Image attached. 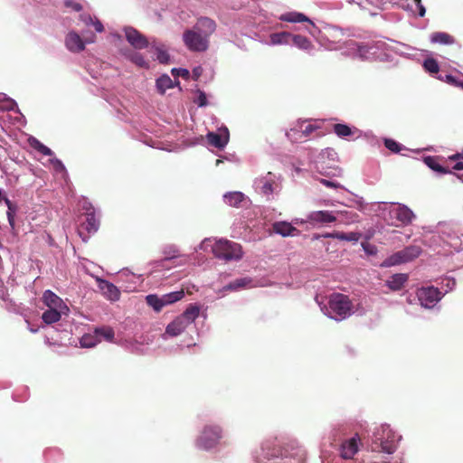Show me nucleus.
Returning <instances> with one entry per match:
<instances>
[{
	"mask_svg": "<svg viewBox=\"0 0 463 463\" xmlns=\"http://www.w3.org/2000/svg\"><path fill=\"white\" fill-rule=\"evenodd\" d=\"M199 307L191 304L179 317L183 318V321L188 326L196 319V317L199 316Z\"/></svg>",
	"mask_w": 463,
	"mask_h": 463,
	"instance_id": "obj_24",
	"label": "nucleus"
},
{
	"mask_svg": "<svg viewBox=\"0 0 463 463\" xmlns=\"http://www.w3.org/2000/svg\"><path fill=\"white\" fill-rule=\"evenodd\" d=\"M92 24L98 33H102L104 31V26L100 21H99V20H96L94 22L92 21Z\"/></svg>",
	"mask_w": 463,
	"mask_h": 463,
	"instance_id": "obj_54",
	"label": "nucleus"
},
{
	"mask_svg": "<svg viewBox=\"0 0 463 463\" xmlns=\"http://www.w3.org/2000/svg\"><path fill=\"white\" fill-rule=\"evenodd\" d=\"M245 200L246 197L241 192H229L224 194L225 203L232 207H240Z\"/></svg>",
	"mask_w": 463,
	"mask_h": 463,
	"instance_id": "obj_20",
	"label": "nucleus"
},
{
	"mask_svg": "<svg viewBox=\"0 0 463 463\" xmlns=\"http://www.w3.org/2000/svg\"><path fill=\"white\" fill-rule=\"evenodd\" d=\"M290 43L305 51L311 50L313 47L312 43L307 37L300 34H291Z\"/></svg>",
	"mask_w": 463,
	"mask_h": 463,
	"instance_id": "obj_25",
	"label": "nucleus"
},
{
	"mask_svg": "<svg viewBox=\"0 0 463 463\" xmlns=\"http://www.w3.org/2000/svg\"><path fill=\"white\" fill-rule=\"evenodd\" d=\"M291 33L288 32H280L270 34L271 44H289Z\"/></svg>",
	"mask_w": 463,
	"mask_h": 463,
	"instance_id": "obj_30",
	"label": "nucleus"
},
{
	"mask_svg": "<svg viewBox=\"0 0 463 463\" xmlns=\"http://www.w3.org/2000/svg\"><path fill=\"white\" fill-rule=\"evenodd\" d=\"M176 257H177V255L175 254V250H174L173 255H171V256H166L164 260H161V262H162V263H164L165 261L171 260H173V259H175V258H176Z\"/></svg>",
	"mask_w": 463,
	"mask_h": 463,
	"instance_id": "obj_58",
	"label": "nucleus"
},
{
	"mask_svg": "<svg viewBox=\"0 0 463 463\" xmlns=\"http://www.w3.org/2000/svg\"><path fill=\"white\" fill-rule=\"evenodd\" d=\"M99 286L103 295L106 296L109 300L116 301L119 298L120 292L112 283L107 280H100Z\"/></svg>",
	"mask_w": 463,
	"mask_h": 463,
	"instance_id": "obj_17",
	"label": "nucleus"
},
{
	"mask_svg": "<svg viewBox=\"0 0 463 463\" xmlns=\"http://www.w3.org/2000/svg\"><path fill=\"white\" fill-rule=\"evenodd\" d=\"M328 310L331 318L341 321L354 313V304L347 295L333 293L328 298Z\"/></svg>",
	"mask_w": 463,
	"mask_h": 463,
	"instance_id": "obj_1",
	"label": "nucleus"
},
{
	"mask_svg": "<svg viewBox=\"0 0 463 463\" xmlns=\"http://www.w3.org/2000/svg\"><path fill=\"white\" fill-rule=\"evenodd\" d=\"M359 440L358 435H355L343 441L340 445L341 457L345 459L353 458L359 449Z\"/></svg>",
	"mask_w": 463,
	"mask_h": 463,
	"instance_id": "obj_10",
	"label": "nucleus"
},
{
	"mask_svg": "<svg viewBox=\"0 0 463 463\" xmlns=\"http://www.w3.org/2000/svg\"><path fill=\"white\" fill-rule=\"evenodd\" d=\"M61 313L57 310V308L49 307L48 310L44 311L42 318L46 324H52L58 322L61 319Z\"/></svg>",
	"mask_w": 463,
	"mask_h": 463,
	"instance_id": "obj_33",
	"label": "nucleus"
},
{
	"mask_svg": "<svg viewBox=\"0 0 463 463\" xmlns=\"http://www.w3.org/2000/svg\"><path fill=\"white\" fill-rule=\"evenodd\" d=\"M325 238H336L341 241H358L362 237V234L359 232H333L326 233L324 235Z\"/></svg>",
	"mask_w": 463,
	"mask_h": 463,
	"instance_id": "obj_22",
	"label": "nucleus"
},
{
	"mask_svg": "<svg viewBox=\"0 0 463 463\" xmlns=\"http://www.w3.org/2000/svg\"><path fill=\"white\" fill-rule=\"evenodd\" d=\"M439 161V157H436V156H427L424 158V163L430 169H432L436 172H439L440 174L449 173V171L446 167L442 166Z\"/></svg>",
	"mask_w": 463,
	"mask_h": 463,
	"instance_id": "obj_31",
	"label": "nucleus"
},
{
	"mask_svg": "<svg viewBox=\"0 0 463 463\" xmlns=\"http://www.w3.org/2000/svg\"><path fill=\"white\" fill-rule=\"evenodd\" d=\"M334 132L339 137H345L353 134L352 129L349 126L340 123L334 125Z\"/></svg>",
	"mask_w": 463,
	"mask_h": 463,
	"instance_id": "obj_37",
	"label": "nucleus"
},
{
	"mask_svg": "<svg viewBox=\"0 0 463 463\" xmlns=\"http://www.w3.org/2000/svg\"><path fill=\"white\" fill-rule=\"evenodd\" d=\"M319 128H320V126H318L317 124H311L309 122V120H307V123L305 124V127L303 128V132L301 134V139L304 137H309L314 131H316Z\"/></svg>",
	"mask_w": 463,
	"mask_h": 463,
	"instance_id": "obj_43",
	"label": "nucleus"
},
{
	"mask_svg": "<svg viewBox=\"0 0 463 463\" xmlns=\"http://www.w3.org/2000/svg\"><path fill=\"white\" fill-rule=\"evenodd\" d=\"M394 218L402 224L407 225L411 222L414 218L413 212L405 205L399 204L391 212Z\"/></svg>",
	"mask_w": 463,
	"mask_h": 463,
	"instance_id": "obj_14",
	"label": "nucleus"
},
{
	"mask_svg": "<svg viewBox=\"0 0 463 463\" xmlns=\"http://www.w3.org/2000/svg\"><path fill=\"white\" fill-rule=\"evenodd\" d=\"M80 19L86 24H89L90 23L92 24V18L90 14H81Z\"/></svg>",
	"mask_w": 463,
	"mask_h": 463,
	"instance_id": "obj_55",
	"label": "nucleus"
},
{
	"mask_svg": "<svg viewBox=\"0 0 463 463\" xmlns=\"http://www.w3.org/2000/svg\"><path fill=\"white\" fill-rule=\"evenodd\" d=\"M279 20L288 23H304L307 22L308 25L306 27L307 31L311 35H316L318 32L317 25L304 14L298 12H288L279 16Z\"/></svg>",
	"mask_w": 463,
	"mask_h": 463,
	"instance_id": "obj_6",
	"label": "nucleus"
},
{
	"mask_svg": "<svg viewBox=\"0 0 463 463\" xmlns=\"http://www.w3.org/2000/svg\"><path fill=\"white\" fill-rule=\"evenodd\" d=\"M2 196H3V192H2V190L0 189V200L2 199Z\"/></svg>",
	"mask_w": 463,
	"mask_h": 463,
	"instance_id": "obj_61",
	"label": "nucleus"
},
{
	"mask_svg": "<svg viewBox=\"0 0 463 463\" xmlns=\"http://www.w3.org/2000/svg\"><path fill=\"white\" fill-rule=\"evenodd\" d=\"M64 5L66 7L71 8L76 12L82 10V5L80 3L73 2L72 0H65Z\"/></svg>",
	"mask_w": 463,
	"mask_h": 463,
	"instance_id": "obj_50",
	"label": "nucleus"
},
{
	"mask_svg": "<svg viewBox=\"0 0 463 463\" xmlns=\"http://www.w3.org/2000/svg\"><path fill=\"white\" fill-rule=\"evenodd\" d=\"M222 430L217 425H207L197 439V446L203 449L214 448L222 437Z\"/></svg>",
	"mask_w": 463,
	"mask_h": 463,
	"instance_id": "obj_4",
	"label": "nucleus"
},
{
	"mask_svg": "<svg viewBox=\"0 0 463 463\" xmlns=\"http://www.w3.org/2000/svg\"><path fill=\"white\" fill-rule=\"evenodd\" d=\"M370 2L380 8H383L385 5L391 2V0H370Z\"/></svg>",
	"mask_w": 463,
	"mask_h": 463,
	"instance_id": "obj_53",
	"label": "nucleus"
},
{
	"mask_svg": "<svg viewBox=\"0 0 463 463\" xmlns=\"http://www.w3.org/2000/svg\"><path fill=\"white\" fill-rule=\"evenodd\" d=\"M306 123H307V119H298L297 122H295L293 127L286 133L287 137L292 142L300 140L301 134Z\"/></svg>",
	"mask_w": 463,
	"mask_h": 463,
	"instance_id": "obj_18",
	"label": "nucleus"
},
{
	"mask_svg": "<svg viewBox=\"0 0 463 463\" xmlns=\"http://www.w3.org/2000/svg\"><path fill=\"white\" fill-rule=\"evenodd\" d=\"M197 94H198V97L197 99L194 100V102L199 106V107H204L207 105V97H206V94L198 90H197Z\"/></svg>",
	"mask_w": 463,
	"mask_h": 463,
	"instance_id": "obj_48",
	"label": "nucleus"
},
{
	"mask_svg": "<svg viewBox=\"0 0 463 463\" xmlns=\"http://www.w3.org/2000/svg\"><path fill=\"white\" fill-rule=\"evenodd\" d=\"M407 279L408 276L406 274H394L387 281V285L392 290H400L402 288Z\"/></svg>",
	"mask_w": 463,
	"mask_h": 463,
	"instance_id": "obj_21",
	"label": "nucleus"
},
{
	"mask_svg": "<svg viewBox=\"0 0 463 463\" xmlns=\"http://www.w3.org/2000/svg\"><path fill=\"white\" fill-rule=\"evenodd\" d=\"M430 40L432 43L440 44H453L455 43L453 36L443 32H437L432 33Z\"/></svg>",
	"mask_w": 463,
	"mask_h": 463,
	"instance_id": "obj_28",
	"label": "nucleus"
},
{
	"mask_svg": "<svg viewBox=\"0 0 463 463\" xmlns=\"http://www.w3.org/2000/svg\"><path fill=\"white\" fill-rule=\"evenodd\" d=\"M213 255L225 261L240 260L242 258V248L239 243L228 240L217 241L212 249Z\"/></svg>",
	"mask_w": 463,
	"mask_h": 463,
	"instance_id": "obj_2",
	"label": "nucleus"
},
{
	"mask_svg": "<svg viewBox=\"0 0 463 463\" xmlns=\"http://www.w3.org/2000/svg\"><path fill=\"white\" fill-rule=\"evenodd\" d=\"M453 169L458 171L463 170V162L456 163L455 165L453 166Z\"/></svg>",
	"mask_w": 463,
	"mask_h": 463,
	"instance_id": "obj_59",
	"label": "nucleus"
},
{
	"mask_svg": "<svg viewBox=\"0 0 463 463\" xmlns=\"http://www.w3.org/2000/svg\"><path fill=\"white\" fill-rule=\"evenodd\" d=\"M385 146L392 152L398 153L402 150V146L393 139H385Z\"/></svg>",
	"mask_w": 463,
	"mask_h": 463,
	"instance_id": "obj_44",
	"label": "nucleus"
},
{
	"mask_svg": "<svg viewBox=\"0 0 463 463\" xmlns=\"http://www.w3.org/2000/svg\"><path fill=\"white\" fill-rule=\"evenodd\" d=\"M97 331V336H99V342L102 340L112 342L114 339V330L109 326H101L95 328Z\"/></svg>",
	"mask_w": 463,
	"mask_h": 463,
	"instance_id": "obj_32",
	"label": "nucleus"
},
{
	"mask_svg": "<svg viewBox=\"0 0 463 463\" xmlns=\"http://www.w3.org/2000/svg\"><path fill=\"white\" fill-rule=\"evenodd\" d=\"M449 158L450 160H453V161L458 160V159H460V158H461V159H463V154L457 153V154H455V155H453V156H449Z\"/></svg>",
	"mask_w": 463,
	"mask_h": 463,
	"instance_id": "obj_57",
	"label": "nucleus"
},
{
	"mask_svg": "<svg viewBox=\"0 0 463 463\" xmlns=\"http://www.w3.org/2000/svg\"><path fill=\"white\" fill-rule=\"evenodd\" d=\"M260 183L261 184L260 189L263 194H269L273 192L274 181L272 179L261 178Z\"/></svg>",
	"mask_w": 463,
	"mask_h": 463,
	"instance_id": "obj_42",
	"label": "nucleus"
},
{
	"mask_svg": "<svg viewBox=\"0 0 463 463\" xmlns=\"http://www.w3.org/2000/svg\"><path fill=\"white\" fill-rule=\"evenodd\" d=\"M424 69L430 73H437L439 71V66L436 60L429 58L424 61Z\"/></svg>",
	"mask_w": 463,
	"mask_h": 463,
	"instance_id": "obj_41",
	"label": "nucleus"
},
{
	"mask_svg": "<svg viewBox=\"0 0 463 463\" xmlns=\"http://www.w3.org/2000/svg\"><path fill=\"white\" fill-rule=\"evenodd\" d=\"M420 253V247L411 245L388 257L386 260H384L382 266L392 267L402 263H406L418 258Z\"/></svg>",
	"mask_w": 463,
	"mask_h": 463,
	"instance_id": "obj_3",
	"label": "nucleus"
},
{
	"mask_svg": "<svg viewBox=\"0 0 463 463\" xmlns=\"http://www.w3.org/2000/svg\"><path fill=\"white\" fill-rule=\"evenodd\" d=\"M208 143L219 149L223 148L229 141V131L225 128L222 132H210L206 136Z\"/></svg>",
	"mask_w": 463,
	"mask_h": 463,
	"instance_id": "obj_12",
	"label": "nucleus"
},
{
	"mask_svg": "<svg viewBox=\"0 0 463 463\" xmlns=\"http://www.w3.org/2000/svg\"><path fill=\"white\" fill-rule=\"evenodd\" d=\"M85 213V221L80 224V228L88 232V233H94L99 227V220L96 217L95 209L90 203H85L83 205Z\"/></svg>",
	"mask_w": 463,
	"mask_h": 463,
	"instance_id": "obj_7",
	"label": "nucleus"
},
{
	"mask_svg": "<svg viewBox=\"0 0 463 463\" xmlns=\"http://www.w3.org/2000/svg\"><path fill=\"white\" fill-rule=\"evenodd\" d=\"M67 49L72 52H80L85 49V43L75 32H70L65 38Z\"/></svg>",
	"mask_w": 463,
	"mask_h": 463,
	"instance_id": "obj_13",
	"label": "nucleus"
},
{
	"mask_svg": "<svg viewBox=\"0 0 463 463\" xmlns=\"http://www.w3.org/2000/svg\"><path fill=\"white\" fill-rule=\"evenodd\" d=\"M187 325L183 321V318L177 317L166 326L165 332L172 336H176L183 333Z\"/></svg>",
	"mask_w": 463,
	"mask_h": 463,
	"instance_id": "obj_19",
	"label": "nucleus"
},
{
	"mask_svg": "<svg viewBox=\"0 0 463 463\" xmlns=\"http://www.w3.org/2000/svg\"><path fill=\"white\" fill-rule=\"evenodd\" d=\"M171 72H172V74H173V76H174L175 78H176V77H179V76H180V77H182V78L188 79V78H189V75H190V73H189V71H188V70H186V69H181V68H180V69L174 68V69H172Z\"/></svg>",
	"mask_w": 463,
	"mask_h": 463,
	"instance_id": "obj_47",
	"label": "nucleus"
},
{
	"mask_svg": "<svg viewBox=\"0 0 463 463\" xmlns=\"http://www.w3.org/2000/svg\"><path fill=\"white\" fill-rule=\"evenodd\" d=\"M193 28H194L196 31L205 35V37L209 39V37L216 30V24L213 19L209 17H200L197 19Z\"/></svg>",
	"mask_w": 463,
	"mask_h": 463,
	"instance_id": "obj_11",
	"label": "nucleus"
},
{
	"mask_svg": "<svg viewBox=\"0 0 463 463\" xmlns=\"http://www.w3.org/2000/svg\"><path fill=\"white\" fill-rule=\"evenodd\" d=\"M320 183L329 188H339L341 184L336 182L329 181L326 179H320Z\"/></svg>",
	"mask_w": 463,
	"mask_h": 463,
	"instance_id": "obj_51",
	"label": "nucleus"
},
{
	"mask_svg": "<svg viewBox=\"0 0 463 463\" xmlns=\"http://www.w3.org/2000/svg\"><path fill=\"white\" fill-rule=\"evenodd\" d=\"M359 52L361 53V56L363 57V52H366L367 50L365 47H359Z\"/></svg>",
	"mask_w": 463,
	"mask_h": 463,
	"instance_id": "obj_60",
	"label": "nucleus"
},
{
	"mask_svg": "<svg viewBox=\"0 0 463 463\" xmlns=\"http://www.w3.org/2000/svg\"><path fill=\"white\" fill-rule=\"evenodd\" d=\"M250 282H251V279H248V278L238 279L231 282L226 287V288H228L230 290H236L238 288H241L245 287L246 285L250 284Z\"/></svg>",
	"mask_w": 463,
	"mask_h": 463,
	"instance_id": "obj_39",
	"label": "nucleus"
},
{
	"mask_svg": "<svg viewBox=\"0 0 463 463\" xmlns=\"http://www.w3.org/2000/svg\"><path fill=\"white\" fill-rule=\"evenodd\" d=\"M153 48L156 50V60L163 64L168 63L170 57L167 53V51L165 50L164 45H156L155 42H153Z\"/></svg>",
	"mask_w": 463,
	"mask_h": 463,
	"instance_id": "obj_34",
	"label": "nucleus"
},
{
	"mask_svg": "<svg viewBox=\"0 0 463 463\" xmlns=\"http://www.w3.org/2000/svg\"><path fill=\"white\" fill-rule=\"evenodd\" d=\"M374 234V231L373 230H369L366 234L364 235V238H365V241H368L369 240H371L373 238Z\"/></svg>",
	"mask_w": 463,
	"mask_h": 463,
	"instance_id": "obj_56",
	"label": "nucleus"
},
{
	"mask_svg": "<svg viewBox=\"0 0 463 463\" xmlns=\"http://www.w3.org/2000/svg\"><path fill=\"white\" fill-rule=\"evenodd\" d=\"M414 3L417 6L419 15L420 17H423L426 14V9H425L424 5H422L421 0H414Z\"/></svg>",
	"mask_w": 463,
	"mask_h": 463,
	"instance_id": "obj_52",
	"label": "nucleus"
},
{
	"mask_svg": "<svg viewBox=\"0 0 463 463\" xmlns=\"http://www.w3.org/2000/svg\"><path fill=\"white\" fill-rule=\"evenodd\" d=\"M30 145L43 156L52 155V151L35 137L30 138Z\"/></svg>",
	"mask_w": 463,
	"mask_h": 463,
	"instance_id": "obj_36",
	"label": "nucleus"
},
{
	"mask_svg": "<svg viewBox=\"0 0 463 463\" xmlns=\"http://www.w3.org/2000/svg\"><path fill=\"white\" fill-rule=\"evenodd\" d=\"M43 300L44 304L51 308H58L61 306L62 300L56 294L51 290H46L43 293Z\"/></svg>",
	"mask_w": 463,
	"mask_h": 463,
	"instance_id": "obj_23",
	"label": "nucleus"
},
{
	"mask_svg": "<svg viewBox=\"0 0 463 463\" xmlns=\"http://www.w3.org/2000/svg\"><path fill=\"white\" fill-rule=\"evenodd\" d=\"M420 304L425 307H433L440 298V291L433 287L421 288L418 293Z\"/></svg>",
	"mask_w": 463,
	"mask_h": 463,
	"instance_id": "obj_9",
	"label": "nucleus"
},
{
	"mask_svg": "<svg viewBox=\"0 0 463 463\" xmlns=\"http://www.w3.org/2000/svg\"><path fill=\"white\" fill-rule=\"evenodd\" d=\"M446 82L454 87L461 88L463 90V80H458L453 75H446Z\"/></svg>",
	"mask_w": 463,
	"mask_h": 463,
	"instance_id": "obj_49",
	"label": "nucleus"
},
{
	"mask_svg": "<svg viewBox=\"0 0 463 463\" xmlns=\"http://www.w3.org/2000/svg\"><path fill=\"white\" fill-rule=\"evenodd\" d=\"M5 204H6L7 208H8V211H7L8 222H9L10 225L12 227H14V213H15V211H16V207L8 198H5Z\"/></svg>",
	"mask_w": 463,
	"mask_h": 463,
	"instance_id": "obj_40",
	"label": "nucleus"
},
{
	"mask_svg": "<svg viewBox=\"0 0 463 463\" xmlns=\"http://www.w3.org/2000/svg\"><path fill=\"white\" fill-rule=\"evenodd\" d=\"M380 446L382 450L388 454L393 453L396 449V445L393 441H382Z\"/></svg>",
	"mask_w": 463,
	"mask_h": 463,
	"instance_id": "obj_45",
	"label": "nucleus"
},
{
	"mask_svg": "<svg viewBox=\"0 0 463 463\" xmlns=\"http://www.w3.org/2000/svg\"><path fill=\"white\" fill-rule=\"evenodd\" d=\"M174 87V81L172 79L164 74L156 80V88L160 94H165L166 90L172 89Z\"/></svg>",
	"mask_w": 463,
	"mask_h": 463,
	"instance_id": "obj_29",
	"label": "nucleus"
},
{
	"mask_svg": "<svg viewBox=\"0 0 463 463\" xmlns=\"http://www.w3.org/2000/svg\"><path fill=\"white\" fill-rule=\"evenodd\" d=\"M312 223H328L336 221V217L329 211H314L307 215Z\"/></svg>",
	"mask_w": 463,
	"mask_h": 463,
	"instance_id": "obj_15",
	"label": "nucleus"
},
{
	"mask_svg": "<svg viewBox=\"0 0 463 463\" xmlns=\"http://www.w3.org/2000/svg\"><path fill=\"white\" fill-rule=\"evenodd\" d=\"M126 56L131 62H133L139 68L148 69L149 63L146 61L143 54L137 52H129L126 53Z\"/></svg>",
	"mask_w": 463,
	"mask_h": 463,
	"instance_id": "obj_26",
	"label": "nucleus"
},
{
	"mask_svg": "<svg viewBox=\"0 0 463 463\" xmlns=\"http://www.w3.org/2000/svg\"><path fill=\"white\" fill-rule=\"evenodd\" d=\"M127 41L135 49H145L148 47L149 42L145 35L133 27L124 29Z\"/></svg>",
	"mask_w": 463,
	"mask_h": 463,
	"instance_id": "obj_8",
	"label": "nucleus"
},
{
	"mask_svg": "<svg viewBox=\"0 0 463 463\" xmlns=\"http://www.w3.org/2000/svg\"><path fill=\"white\" fill-rule=\"evenodd\" d=\"M184 296V293L183 290L180 291H175L169 294L164 295V301L165 305L175 303L180 299H182Z\"/></svg>",
	"mask_w": 463,
	"mask_h": 463,
	"instance_id": "obj_38",
	"label": "nucleus"
},
{
	"mask_svg": "<svg viewBox=\"0 0 463 463\" xmlns=\"http://www.w3.org/2000/svg\"><path fill=\"white\" fill-rule=\"evenodd\" d=\"M183 41L187 49L192 52H204L209 46V39L194 28L184 32Z\"/></svg>",
	"mask_w": 463,
	"mask_h": 463,
	"instance_id": "obj_5",
	"label": "nucleus"
},
{
	"mask_svg": "<svg viewBox=\"0 0 463 463\" xmlns=\"http://www.w3.org/2000/svg\"><path fill=\"white\" fill-rule=\"evenodd\" d=\"M146 303L152 307L156 311H160L165 303L164 301V297L158 298L156 295H148L146 298Z\"/></svg>",
	"mask_w": 463,
	"mask_h": 463,
	"instance_id": "obj_35",
	"label": "nucleus"
},
{
	"mask_svg": "<svg viewBox=\"0 0 463 463\" xmlns=\"http://www.w3.org/2000/svg\"><path fill=\"white\" fill-rule=\"evenodd\" d=\"M273 231L282 235L283 237L286 236H295L299 233V231L291 225V223L287 222H274L272 225Z\"/></svg>",
	"mask_w": 463,
	"mask_h": 463,
	"instance_id": "obj_16",
	"label": "nucleus"
},
{
	"mask_svg": "<svg viewBox=\"0 0 463 463\" xmlns=\"http://www.w3.org/2000/svg\"><path fill=\"white\" fill-rule=\"evenodd\" d=\"M80 345L85 348L94 347L97 344L100 343L99 340V336H97L96 329L93 333H88L81 336L80 338Z\"/></svg>",
	"mask_w": 463,
	"mask_h": 463,
	"instance_id": "obj_27",
	"label": "nucleus"
},
{
	"mask_svg": "<svg viewBox=\"0 0 463 463\" xmlns=\"http://www.w3.org/2000/svg\"><path fill=\"white\" fill-rule=\"evenodd\" d=\"M361 245L367 255H375L377 253L376 246L369 243V241H363Z\"/></svg>",
	"mask_w": 463,
	"mask_h": 463,
	"instance_id": "obj_46",
	"label": "nucleus"
}]
</instances>
